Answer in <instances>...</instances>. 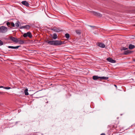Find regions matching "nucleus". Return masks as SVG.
I'll list each match as a JSON object with an SVG mask.
<instances>
[{
    "label": "nucleus",
    "instance_id": "1",
    "mask_svg": "<svg viewBox=\"0 0 135 135\" xmlns=\"http://www.w3.org/2000/svg\"><path fill=\"white\" fill-rule=\"evenodd\" d=\"M93 79L94 80H97L100 79V80H107L108 79V77H98L97 76H94L93 77Z\"/></svg>",
    "mask_w": 135,
    "mask_h": 135
},
{
    "label": "nucleus",
    "instance_id": "2",
    "mask_svg": "<svg viewBox=\"0 0 135 135\" xmlns=\"http://www.w3.org/2000/svg\"><path fill=\"white\" fill-rule=\"evenodd\" d=\"M7 31V28L4 26H2L0 27V33H5Z\"/></svg>",
    "mask_w": 135,
    "mask_h": 135
},
{
    "label": "nucleus",
    "instance_id": "3",
    "mask_svg": "<svg viewBox=\"0 0 135 135\" xmlns=\"http://www.w3.org/2000/svg\"><path fill=\"white\" fill-rule=\"evenodd\" d=\"M23 36L25 37H28L30 38H31L32 36L31 33L30 32H28L27 33H24L23 35Z\"/></svg>",
    "mask_w": 135,
    "mask_h": 135
},
{
    "label": "nucleus",
    "instance_id": "4",
    "mask_svg": "<svg viewBox=\"0 0 135 135\" xmlns=\"http://www.w3.org/2000/svg\"><path fill=\"white\" fill-rule=\"evenodd\" d=\"M90 13L93 15L97 17H101L102 16V15L101 14L94 11H90Z\"/></svg>",
    "mask_w": 135,
    "mask_h": 135
},
{
    "label": "nucleus",
    "instance_id": "5",
    "mask_svg": "<svg viewBox=\"0 0 135 135\" xmlns=\"http://www.w3.org/2000/svg\"><path fill=\"white\" fill-rule=\"evenodd\" d=\"M9 38L10 40L15 42L16 43L18 42V39L15 37L12 36H10L9 37Z\"/></svg>",
    "mask_w": 135,
    "mask_h": 135
},
{
    "label": "nucleus",
    "instance_id": "6",
    "mask_svg": "<svg viewBox=\"0 0 135 135\" xmlns=\"http://www.w3.org/2000/svg\"><path fill=\"white\" fill-rule=\"evenodd\" d=\"M63 44L62 42L59 41H54V45H60Z\"/></svg>",
    "mask_w": 135,
    "mask_h": 135
},
{
    "label": "nucleus",
    "instance_id": "7",
    "mask_svg": "<svg viewBox=\"0 0 135 135\" xmlns=\"http://www.w3.org/2000/svg\"><path fill=\"white\" fill-rule=\"evenodd\" d=\"M97 45L100 47L104 48L105 47V45L104 44L101 42H99L97 44Z\"/></svg>",
    "mask_w": 135,
    "mask_h": 135
},
{
    "label": "nucleus",
    "instance_id": "8",
    "mask_svg": "<svg viewBox=\"0 0 135 135\" xmlns=\"http://www.w3.org/2000/svg\"><path fill=\"white\" fill-rule=\"evenodd\" d=\"M52 30L55 32H59L61 31V30L60 29L55 27L52 28Z\"/></svg>",
    "mask_w": 135,
    "mask_h": 135
},
{
    "label": "nucleus",
    "instance_id": "9",
    "mask_svg": "<svg viewBox=\"0 0 135 135\" xmlns=\"http://www.w3.org/2000/svg\"><path fill=\"white\" fill-rule=\"evenodd\" d=\"M22 4L27 7L29 6V4L26 1H22L21 2Z\"/></svg>",
    "mask_w": 135,
    "mask_h": 135
},
{
    "label": "nucleus",
    "instance_id": "10",
    "mask_svg": "<svg viewBox=\"0 0 135 135\" xmlns=\"http://www.w3.org/2000/svg\"><path fill=\"white\" fill-rule=\"evenodd\" d=\"M107 60L108 61L113 63H114L115 62V61L112 59V58H108L107 59Z\"/></svg>",
    "mask_w": 135,
    "mask_h": 135
},
{
    "label": "nucleus",
    "instance_id": "11",
    "mask_svg": "<svg viewBox=\"0 0 135 135\" xmlns=\"http://www.w3.org/2000/svg\"><path fill=\"white\" fill-rule=\"evenodd\" d=\"M131 51L128 50L124 51V54L125 55H127L131 54Z\"/></svg>",
    "mask_w": 135,
    "mask_h": 135
},
{
    "label": "nucleus",
    "instance_id": "12",
    "mask_svg": "<svg viewBox=\"0 0 135 135\" xmlns=\"http://www.w3.org/2000/svg\"><path fill=\"white\" fill-rule=\"evenodd\" d=\"M46 42H47L48 44L51 45H54V41H46Z\"/></svg>",
    "mask_w": 135,
    "mask_h": 135
},
{
    "label": "nucleus",
    "instance_id": "13",
    "mask_svg": "<svg viewBox=\"0 0 135 135\" xmlns=\"http://www.w3.org/2000/svg\"><path fill=\"white\" fill-rule=\"evenodd\" d=\"M18 42L20 44H23L24 43V41L21 40L20 38H18Z\"/></svg>",
    "mask_w": 135,
    "mask_h": 135
},
{
    "label": "nucleus",
    "instance_id": "14",
    "mask_svg": "<svg viewBox=\"0 0 135 135\" xmlns=\"http://www.w3.org/2000/svg\"><path fill=\"white\" fill-rule=\"evenodd\" d=\"M128 47L129 49H132L134 48L135 46L133 45L130 44L129 45Z\"/></svg>",
    "mask_w": 135,
    "mask_h": 135
},
{
    "label": "nucleus",
    "instance_id": "15",
    "mask_svg": "<svg viewBox=\"0 0 135 135\" xmlns=\"http://www.w3.org/2000/svg\"><path fill=\"white\" fill-rule=\"evenodd\" d=\"M52 37V38L54 39H56L57 38V34L55 33H54Z\"/></svg>",
    "mask_w": 135,
    "mask_h": 135
},
{
    "label": "nucleus",
    "instance_id": "16",
    "mask_svg": "<svg viewBox=\"0 0 135 135\" xmlns=\"http://www.w3.org/2000/svg\"><path fill=\"white\" fill-rule=\"evenodd\" d=\"M22 28H26L28 29L30 28V26L29 25H27L22 26Z\"/></svg>",
    "mask_w": 135,
    "mask_h": 135
},
{
    "label": "nucleus",
    "instance_id": "17",
    "mask_svg": "<svg viewBox=\"0 0 135 135\" xmlns=\"http://www.w3.org/2000/svg\"><path fill=\"white\" fill-rule=\"evenodd\" d=\"M28 89L27 88L25 89L24 91L25 94L26 95H28Z\"/></svg>",
    "mask_w": 135,
    "mask_h": 135
},
{
    "label": "nucleus",
    "instance_id": "18",
    "mask_svg": "<svg viewBox=\"0 0 135 135\" xmlns=\"http://www.w3.org/2000/svg\"><path fill=\"white\" fill-rule=\"evenodd\" d=\"M65 36L68 39L70 37V36L69 34L67 33L65 34Z\"/></svg>",
    "mask_w": 135,
    "mask_h": 135
},
{
    "label": "nucleus",
    "instance_id": "19",
    "mask_svg": "<svg viewBox=\"0 0 135 135\" xmlns=\"http://www.w3.org/2000/svg\"><path fill=\"white\" fill-rule=\"evenodd\" d=\"M7 25L8 27H11V23L9 22H7Z\"/></svg>",
    "mask_w": 135,
    "mask_h": 135
},
{
    "label": "nucleus",
    "instance_id": "20",
    "mask_svg": "<svg viewBox=\"0 0 135 135\" xmlns=\"http://www.w3.org/2000/svg\"><path fill=\"white\" fill-rule=\"evenodd\" d=\"M19 22H17V23H16L15 25V26H16V27H19Z\"/></svg>",
    "mask_w": 135,
    "mask_h": 135
},
{
    "label": "nucleus",
    "instance_id": "21",
    "mask_svg": "<svg viewBox=\"0 0 135 135\" xmlns=\"http://www.w3.org/2000/svg\"><path fill=\"white\" fill-rule=\"evenodd\" d=\"M76 32L77 34L79 35L81 33L80 32L79 30H76Z\"/></svg>",
    "mask_w": 135,
    "mask_h": 135
},
{
    "label": "nucleus",
    "instance_id": "22",
    "mask_svg": "<svg viewBox=\"0 0 135 135\" xmlns=\"http://www.w3.org/2000/svg\"><path fill=\"white\" fill-rule=\"evenodd\" d=\"M8 48L12 49H15V46H8Z\"/></svg>",
    "mask_w": 135,
    "mask_h": 135
},
{
    "label": "nucleus",
    "instance_id": "23",
    "mask_svg": "<svg viewBox=\"0 0 135 135\" xmlns=\"http://www.w3.org/2000/svg\"><path fill=\"white\" fill-rule=\"evenodd\" d=\"M11 23V26L15 27V25L14 23H13L12 22V23Z\"/></svg>",
    "mask_w": 135,
    "mask_h": 135
},
{
    "label": "nucleus",
    "instance_id": "24",
    "mask_svg": "<svg viewBox=\"0 0 135 135\" xmlns=\"http://www.w3.org/2000/svg\"><path fill=\"white\" fill-rule=\"evenodd\" d=\"M3 88L4 89H9L11 88V87H5L4 88Z\"/></svg>",
    "mask_w": 135,
    "mask_h": 135
},
{
    "label": "nucleus",
    "instance_id": "25",
    "mask_svg": "<svg viewBox=\"0 0 135 135\" xmlns=\"http://www.w3.org/2000/svg\"><path fill=\"white\" fill-rule=\"evenodd\" d=\"M3 42L1 40H0V46L3 45Z\"/></svg>",
    "mask_w": 135,
    "mask_h": 135
},
{
    "label": "nucleus",
    "instance_id": "26",
    "mask_svg": "<svg viewBox=\"0 0 135 135\" xmlns=\"http://www.w3.org/2000/svg\"><path fill=\"white\" fill-rule=\"evenodd\" d=\"M128 49L127 48H126L125 47H123L122 49V50H127V49Z\"/></svg>",
    "mask_w": 135,
    "mask_h": 135
},
{
    "label": "nucleus",
    "instance_id": "27",
    "mask_svg": "<svg viewBox=\"0 0 135 135\" xmlns=\"http://www.w3.org/2000/svg\"><path fill=\"white\" fill-rule=\"evenodd\" d=\"M20 47V46H15V49H18L19 47Z\"/></svg>",
    "mask_w": 135,
    "mask_h": 135
},
{
    "label": "nucleus",
    "instance_id": "28",
    "mask_svg": "<svg viewBox=\"0 0 135 135\" xmlns=\"http://www.w3.org/2000/svg\"><path fill=\"white\" fill-rule=\"evenodd\" d=\"M101 135H105V133H103L101 134Z\"/></svg>",
    "mask_w": 135,
    "mask_h": 135
},
{
    "label": "nucleus",
    "instance_id": "29",
    "mask_svg": "<svg viewBox=\"0 0 135 135\" xmlns=\"http://www.w3.org/2000/svg\"><path fill=\"white\" fill-rule=\"evenodd\" d=\"M4 88L3 86H1V88Z\"/></svg>",
    "mask_w": 135,
    "mask_h": 135
},
{
    "label": "nucleus",
    "instance_id": "30",
    "mask_svg": "<svg viewBox=\"0 0 135 135\" xmlns=\"http://www.w3.org/2000/svg\"><path fill=\"white\" fill-rule=\"evenodd\" d=\"M90 26V27H94V26Z\"/></svg>",
    "mask_w": 135,
    "mask_h": 135
},
{
    "label": "nucleus",
    "instance_id": "31",
    "mask_svg": "<svg viewBox=\"0 0 135 135\" xmlns=\"http://www.w3.org/2000/svg\"><path fill=\"white\" fill-rule=\"evenodd\" d=\"M133 60L134 61H135V58L134 59H133Z\"/></svg>",
    "mask_w": 135,
    "mask_h": 135
},
{
    "label": "nucleus",
    "instance_id": "32",
    "mask_svg": "<svg viewBox=\"0 0 135 135\" xmlns=\"http://www.w3.org/2000/svg\"><path fill=\"white\" fill-rule=\"evenodd\" d=\"M114 85L116 87H117V86L116 85Z\"/></svg>",
    "mask_w": 135,
    "mask_h": 135
},
{
    "label": "nucleus",
    "instance_id": "33",
    "mask_svg": "<svg viewBox=\"0 0 135 135\" xmlns=\"http://www.w3.org/2000/svg\"><path fill=\"white\" fill-rule=\"evenodd\" d=\"M2 92H0V94H1Z\"/></svg>",
    "mask_w": 135,
    "mask_h": 135
},
{
    "label": "nucleus",
    "instance_id": "34",
    "mask_svg": "<svg viewBox=\"0 0 135 135\" xmlns=\"http://www.w3.org/2000/svg\"><path fill=\"white\" fill-rule=\"evenodd\" d=\"M134 26H135V25H134Z\"/></svg>",
    "mask_w": 135,
    "mask_h": 135
},
{
    "label": "nucleus",
    "instance_id": "35",
    "mask_svg": "<svg viewBox=\"0 0 135 135\" xmlns=\"http://www.w3.org/2000/svg\"><path fill=\"white\" fill-rule=\"evenodd\" d=\"M134 38H135V36H134Z\"/></svg>",
    "mask_w": 135,
    "mask_h": 135
},
{
    "label": "nucleus",
    "instance_id": "36",
    "mask_svg": "<svg viewBox=\"0 0 135 135\" xmlns=\"http://www.w3.org/2000/svg\"><path fill=\"white\" fill-rule=\"evenodd\" d=\"M0 88H1V86H0Z\"/></svg>",
    "mask_w": 135,
    "mask_h": 135
}]
</instances>
